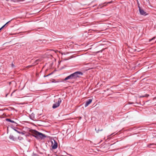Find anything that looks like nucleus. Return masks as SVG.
Segmentation results:
<instances>
[{
	"mask_svg": "<svg viewBox=\"0 0 156 156\" xmlns=\"http://www.w3.org/2000/svg\"><path fill=\"white\" fill-rule=\"evenodd\" d=\"M11 66H12V67H14L15 66L14 65V64L12 63V65H11Z\"/></svg>",
	"mask_w": 156,
	"mask_h": 156,
	"instance_id": "17",
	"label": "nucleus"
},
{
	"mask_svg": "<svg viewBox=\"0 0 156 156\" xmlns=\"http://www.w3.org/2000/svg\"><path fill=\"white\" fill-rule=\"evenodd\" d=\"M99 6H101V5H99Z\"/></svg>",
	"mask_w": 156,
	"mask_h": 156,
	"instance_id": "25",
	"label": "nucleus"
},
{
	"mask_svg": "<svg viewBox=\"0 0 156 156\" xmlns=\"http://www.w3.org/2000/svg\"><path fill=\"white\" fill-rule=\"evenodd\" d=\"M20 134H21L22 135H23L24 134V133L23 132H20Z\"/></svg>",
	"mask_w": 156,
	"mask_h": 156,
	"instance_id": "20",
	"label": "nucleus"
},
{
	"mask_svg": "<svg viewBox=\"0 0 156 156\" xmlns=\"http://www.w3.org/2000/svg\"><path fill=\"white\" fill-rule=\"evenodd\" d=\"M112 2H105L103 4V5L102 6H101V7L106 6V4H111L112 3Z\"/></svg>",
	"mask_w": 156,
	"mask_h": 156,
	"instance_id": "11",
	"label": "nucleus"
},
{
	"mask_svg": "<svg viewBox=\"0 0 156 156\" xmlns=\"http://www.w3.org/2000/svg\"><path fill=\"white\" fill-rule=\"evenodd\" d=\"M14 130L16 131L17 133H20V132L18 131L17 130H16V129H14Z\"/></svg>",
	"mask_w": 156,
	"mask_h": 156,
	"instance_id": "16",
	"label": "nucleus"
},
{
	"mask_svg": "<svg viewBox=\"0 0 156 156\" xmlns=\"http://www.w3.org/2000/svg\"><path fill=\"white\" fill-rule=\"evenodd\" d=\"M51 146L52 148L53 149H56L57 147L58 144L57 142L54 140H51Z\"/></svg>",
	"mask_w": 156,
	"mask_h": 156,
	"instance_id": "2",
	"label": "nucleus"
},
{
	"mask_svg": "<svg viewBox=\"0 0 156 156\" xmlns=\"http://www.w3.org/2000/svg\"><path fill=\"white\" fill-rule=\"evenodd\" d=\"M9 138L13 140H15V139L14 136L13 135H11L9 136Z\"/></svg>",
	"mask_w": 156,
	"mask_h": 156,
	"instance_id": "9",
	"label": "nucleus"
},
{
	"mask_svg": "<svg viewBox=\"0 0 156 156\" xmlns=\"http://www.w3.org/2000/svg\"><path fill=\"white\" fill-rule=\"evenodd\" d=\"M115 133H113L111 134V135H112L113 134H114Z\"/></svg>",
	"mask_w": 156,
	"mask_h": 156,
	"instance_id": "21",
	"label": "nucleus"
},
{
	"mask_svg": "<svg viewBox=\"0 0 156 156\" xmlns=\"http://www.w3.org/2000/svg\"><path fill=\"white\" fill-rule=\"evenodd\" d=\"M71 76H72V78H73V79H76V77H75V76L74 75V73H73L71 74Z\"/></svg>",
	"mask_w": 156,
	"mask_h": 156,
	"instance_id": "13",
	"label": "nucleus"
},
{
	"mask_svg": "<svg viewBox=\"0 0 156 156\" xmlns=\"http://www.w3.org/2000/svg\"><path fill=\"white\" fill-rule=\"evenodd\" d=\"M35 155L37 156L36 154H34Z\"/></svg>",
	"mask_w": 156,
	"mask_h": 156,
	"instance_id": "26",
	"label": "nucleus"
},
{
	"mask_svg": "<svg viewBox=\"0 0 156 156\" xmlns=\"http://www.w3.org/2000/svg\"><path fill=\"white\" fill-rule=\"evenodd\" d=\"M73 73L76 79L80 77V75H83V73L79 71Z\"/></svg>",
	"mask_w": 156,
	"mask_h": 156,
	"instance_id": "5",
	"label": "nucleus"
},
{
	"mask_svg": "<svg viewBox=\"0 0 156 156\" xmlns=\"http://www.w3.org/2000/svg\"><path fill=\"white\" fill-rule=\"evenodd\" d=\"M10 21H8V22H7L3 26L1 27L3 28V27H4L8 23H9V22H10Z\"/></svg>",
	"mask_w": 156,
	"mask_h": 156,
	"instance_id": "14",
	"label": "nucleus"
},
{
	"mask_svg": "<svg viewBox=\"0 0 156 156\" xmlns=\"http://www.w3.org/2000/svg\"><path fill=\"white\" fill-rule=\"evenodd\" d=\"M92 101V99H90L87 100L85 104H84V107H87L91 102Z\"/></svg>",
	"mask_w": 156,
	"mask_h": 156,
	"instance_id": "7",
	"label": "nucleus"
},
{
	"mask_svg": "<svg viewBox=\"0 0 156 156\" xmlns=\"http://www.w3.org/2000/svg\"><path fill=\"white\" fill-rule=\"evenodd\" d=\"M61 102H62V100H61V99L60 98H59L58 99V100L57 102H56L55 103L53 104V106H52V108H57L59 106Z\"/></svg>",
	"mask_w": 156,
	"mask_h": 156,
	"instance_id": "3",
	"label": "nucleus"
},
{
	"mask_svg": "<svg viewBox=\"0 0 156 156\" xmlns=\"http://www.w3.org/2000/svg\"><path fill=\"white\" fill-rule=\"evenodd\" d=\"M100 51H98V52H100Z\"/></svg>",
	"mask_w": 156,
	"mask_h": 156,
	"instance_id": "24",
	"label": "nucleus"
},
{
	"mask_svg": "<svg viewBox=\"0 0 156 156\" xmlns=\"http://www.w3.org/2000/svg\"><path fill=\"white\" fill-rule=\"evenodd\" d=\"M51 74H48V75H47V76H44V77H46L48 76H49V75H50Z\"/></svg>",
	"mask_w": 156,
	"mask_h": 156,
	"instance_id": "19",
	"label": "nucleus"
},
{
	"mask_svg": "<svg viewBox=\"0 0 156 156\" xmlns=\"http://www.w3.org/2000/svg\"><path fill=\"white\" fill-rule=\"evenodd\" d=\"M95 130L96 131L97 133H98L99 131V130L98 129V130H96V129H95Z\"/></svg>",
	"mask_w": 156,
	"mask_h": 156,
	"instance_id": "18",
	"label": "nucleus"
},
{
	"mask_svg": "<svg viewBox=\"0 0 156 156\" xmlns=\"http://www.w3.org/2000/svg\"><path fill=\"white\" fill-rule=\"evenodd\" d=\"M32 133L34 134L33 136L35 137H39L40 138H42L45 137V135L43 134L40 133L36 130H34Z\"/></svg>",
	"mask_w": 156,
	"mask_h": 156,
	"instance_id": "1",
	"label": "nucleus"
},
{
	"mask_svg": "<svg viewBox=\"0 0 156 156\" xmlns=\"http://www.w3.org/2000/svg\"><path fill=\"white\" fill-rule=\"evenodd\" d=\"M73 73L76 79L80 77V75H83V73L79 71Z\"/></svg>",
	"mask_w": 156,
	"mask_h": 156,
	"instance_id": "4",
	"label": "nucleus"
},
{
	"mask_svg": "<svg viewBox=\"0 0 156 156\" xmlns=\"http://www.w3.org/2000/svg\"><path fill=\"white\" fill-rule=\"evenodd\" d=\"M73 80V79L72 78V76H71V75L70 74V75L67 76V77H66L65 78V79H64V80Z\"/></svg>",
	"mask_w": 156,
	"mask_h": 156,
	"instance_id": "8",
	"label": "nucleus"
},
{
	"mask_svg": "<svg viewBox=\"0 0 156 156\" xmlns=\"http://www.w3.org/2000/svg\"><path fill=\"white\" fill-rule=\"evenodd\" d=\"M155 37H154L153 38H152L151 39H149V42H150L152 40H153L155 38Z\"/></svg>",
	"mask_w": 156,
	"mask_h": 156,
	"instance_id": "15",
	"label": "nucleus"
},
{
	"mask_svg": "<svg viewBox=\"0 0 156 156\" xmlns=\"http://www.w3.org/2000/svg\"><path fill=\"white\" fill-rule=\"evenodd\" d=\"M104 50V49H103L101 51V52L102 51H103V50Z\"/></svg>",
	"mask_w": 156,
	"mask_h": 156,
	"instance_id": "23",
	"label": "nucleus"
},
{
	"mask_svg": "<svg viewBox=\"0 0 156 156\" xmlns=\"http://www.w3.org/2000/svg\"><path fill=\"white\" fill-rule=\"evenodd\" d=\"M6 120L8 122H10L12 123H15L14 121L11 120L10 119H7Z\"/></svg>",
	"mask_w": 156,
	"mask_h": 156,
	"instance_id": "10",
	"label": "nucleus"
},
{
	"mask_svg": "<svg viewBox=\"0 0 156 156\" xmlns=\"http://www.w3.org/2000/svg\"><path fill=\"white\" fill-rule=\"evenodd\" d=\"M31 119H32L34 117V113H32L30 115Z\"/></svg>",
	"mask_w": 156,
	"mask_h": 156,
	"instance_id": "12",
	"label": "nucleus"
},
{
	"mask_svg": "<svg viewBox=\"0 0 156 156\" xmlns=\"http://www.w3.org/2000/svg\"><path fill=\"white\" fill-rule=\"evenodd\" d=\"M139 11L140 15L144 16H146L147 15L146 12L143 9H142L140 6H138Z\"/></svg>",
	"mask_w": 156,
	"mask_h": 156,
	"instance_id": "6",
	"label": "nucleus"
},
{
	"mask_svg": "<svg viewBox=\"0 0 156 156\" xmlns=\"http://www.w3.org/2000/svg\"><path fill=\"white\" fill-rule=\"evenodd\" d=\"M2 28L1 27L0 28V30H1Z\"/></svg>",
	"mask_w": 156,
	"mask_h": 156,
	"instance_id": "22",
	"label": "nucleus"
}]
</instances>
